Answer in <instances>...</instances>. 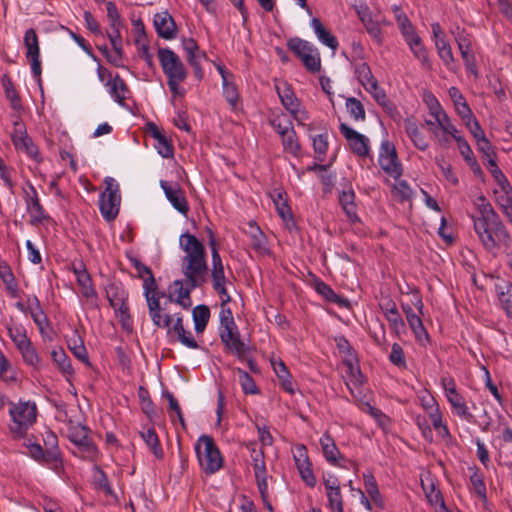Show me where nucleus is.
I'll return each mask as SVG.
<instances>
[{"instance_id": "obj_1", "label": "nucleus", "mask_w": 512, "mask_h": 512, "mask_svg": "<svg viewBox=\"0 0 512 512\" xmlns=\"http://www.w3.org/2000/svg\"><path fill=\"white\" fill-rule=\"evenodd\" d=\"M179 245L185 252L181 260V272L185 277V282L173 281L169 287L167 302H175L184 309H189L192 305L191 292L195 288L203 286L207 281L206 250L198 238L189 232L181 234Z\"/></svg>"}, {"instance_id": "obj_2", "label": "nucleus", "mask_w": 512, "mask_h": 512, "mask_svg": "<svg viewBox=\"0 0 512 512\" xmlns=\"http://www.w3.org/2000/svg\"><path fill=\"white\" fill-rule=\"evenodd\" d=\"M130 264L136 271L134 277L143 281L144 295L147 300L149 314L152 322L157 327H168L169 323L171 322V315L169 313L162 314V311L165 310V306H161L160 296L156 292V280L151 268L142 263L138 258L134 257H130ZM161 296L167 299V296H165L164 293H162ZM167 303L168 302L166 300L163 305H166Z\"/></svg>"}, {"instance_id": "obj_3", "label": "nucleus", "mask_w": 512, "mask_h": 512, "mask_svg": "<svg viewBox=\"0 0 512 512\" xmlns=\"http://www.w3.org/2000/svg\"><path fill=\"white\" fill-rule=\"evenodd\" d=\"M474 230L487 251L510 246L511 237L498 214L487 220H474Z\"/></svg>"}, {"instance_id": "obj_4", "label": "nucleus", "mask_w": 512, "mask_h": 512, "mask_svg": "<svg viewBox=\"0 0 512 512\" xmlns=\"http://www.w3.org/2000/svg\"><path fill=\"white\" fill-rule=\"evenodd\" d=\"M9 414L12 418V424L9 430L13 439L18 440L25 438L29 428L36 422L37 407L34 402H19L15 404L9 402Z\"/></svg>"}, {"instance_id": "obj_5", "label": "nucleus", "mask_w": 512, "mask_h": 512, "mask_svg": "<svg viewBox=\"0 0 512 512\" xmlns=\"http://www.w3.org/2000/svg\"><path fill=\"white\" fill-rule=\"evenodd\" d=\"M195 452L205 474H214L222 468V454L211 436L201 435L195 444Z\"/></svg>"}, {"instance_id": "obj_6", "label": "nucleus", "mask_w": 512, "mask_h": 512, "mask_svg": "<svg viewBox=\"0 0 512 512\" xmlns=\"http://www.w3.org/2000/svg\"><path fill=\"white\" fill-rule=\"evenodd\" d=\"M104 183L106 187L99 197V209L103 218L111 222L119 213L121 195L119 185L115 179L106 177Z\"/></svg>"}, {"instance_id": "obj_7", "label": "nucleus", "mask_w": 512, "mask_h": 512, "mask_svg": "<svg viewBox=\"0 0 512 512\" xmlns=\"http://www.w3.org/2000/svg\"><path fill=\"white\" fill-rule=\"evenodd\" d=\"M158 58L167 80L187 78V70L174 51L169 48H161L158 50Z\"/></svg>"}, {"instance_id": "obj_8", "label": "nucleus", "mask_w": 512, "mask_h": 512, "mask_svg": "<svg viewBox=\"0 0 512 512\" xmlns=\"http://www.w3.org/2000/svg\"><path fill=\"white\" fill-rule=\"evenodd\" d=\"M378 162L383 171L394 179L401 177L403 173L402 164L399 161L394 144L390 141H382L379 150Z\"/></svg>"}, {"instance_id": "obj_9", "label": "nucleus", "mask_w": 512, "mask_h": 512, "mask_svg": "<svg viewBox=\"0 0 512 512\" xmlns=\"http://www.w3.org/2000/svg\"><path fill=\"white\" fill-rule=\"evenodd\" d=\"M221 342L227 351L238 359H245L249 352V346L240 338L237 325L219 328Z\"/></svg>"}, {"instance_id": "obj_10", "label": "nucleus", "mask_w": 512, "mask_h": 512, "mask_svg": "<svg viewBox=\"0 0 512 512\" xmlns=\"http://www.w3.org/2000/svg\"><path fill=\"white\" fill-rule=\"evenodd\" d=\"M106 294L122 328L128 331V306L126 304L128 295L126 291L116 283H111L106 289Z\"/></svg>"}, {"instance_id": "obj_11", "label": "nucleus", "mask_w": 512, "mask_h": 512, "mask_svg": "<svg viewBox=\"0 0 512 512\" xmlns=\"http://www.w3.org/2000/svg\"><path fill=\"white\" fill-rule=\"evenodd\" d=\"M23 42L27 50L26 58L29 60L31 64L32 74L37 79L39 85H41L42 67L40 61V46L35 29L30 28L26 30Z\"/></svg>"}, {"instance_id": "obj_12", "label": "nucleus", "mask_w": 512, "mask_h": 512, "mask_svg": "<svg viewBox=\"0 0 512 512\" xmlns=\"http://www.w3.org/2000/svg\"><path fill=\"white\" fill-rule=\"evenodd\" d=\"M419 400L422 408L430 418L434 429L438 430L440 434L444 436L449 435L448 427L443 423V415L434 396L425 392L419 397Z\"/></svg>"}, {"instance_id": "obj_13", "label": "nucleus", "mask_w": 512, "mask_h": 512, "mask_svg": "<svg viewBox=\"0 0 512 512\" xmlns=\"http://www.w3.org/2000/svg\"><path fill=\"white\" fill-rule=\"evenodd\" d=\"M294 461L303 482L313 488L316 485V477L312 470V464L309 461L307 449L300 444L295 447Z\"/></svg>"}, {"instance_id": "obj_14", "label": "nucleus", "mask_w": 512, "mask_h": 512, "mask_svg": "<svg viewBox=\"0 0 512 512\" xmlns=\"http://www.w3.org/2000/svg\"><path fill=\"white\" fill-rule=\"evenodd\" d=\"M339 129L341 134L349 143L350 149L354 154L360 157H366L369 155V139L367 137L355 131L345 123H341Z\"/></svg>"}, {"instance_id": "obj_15", "label": "nucleus", "mask_w": 512, "mask_h": 512, "mask_svg": "<svg viewBox=\"0 0 512 512\" xmlns=\"http://www.w3.org/2000/svg\"><path fill=\"white\" fill-rule=\"evenodd\" d=\"M160 186L171 205L181 214L187 215L189 205L185 192L182 190L180 185L178 183L171 184L168 181L161 180Z\"/></svg>"}, {"instance_id": "obj_16", "label": "nucleus", "mask_w": 512, "mask_h": 512, "mask_svg": "<svg viewBox=\"0 0 512 512\" xmlns=\"http://www.w3.org/2000/svg\"><path fill=\"white\" fill-rule=\"evenodd\" d=\"M29 191H25L24 200L26 203L27 211L31 217V224L37 225L42 223L47 216L45 215L44 208L40 203L35 187L29 183Z\"/></svg>"}, {"instance_id": "obj_17", "label": "nucleus", "mask_w": 512, "mask_h": 512, "mask_svg": "<svg viewBox=\"0 0 512 512\" xmlns=\"http://www.w3.org/2000/svg\"><path fill=\"white\" fill-rule=\"evenodd\" d=\"M153 24L157 34L163 39H174L177 35V25L168 11H162L154 15Z\"/></svg>"}, {"instance_id": "obj_18", "label": "nucleus", "mask_w": 512, "mask_h": 512, "mask_svg": "<svg viewBox=\"0 0 512 512\" xmlns=\"http://www.w3.org/2000/svg\"><path fill=\"white\" fill-rule=\"evenodd\" d=\"M455 414L467 422L474 421V415L469 411L464 397L457 391L450 389V394L446 395Z\"/></svg>"}, {"instance_id": "obj_19", "label": "nucleus", "mask_w": 512, "mask_h": 512, "mask_svg": "<svg viewBox=\"0 0 512 512\" xmlns=\"http://www.w3.org/2000/svg\"><path fill=\"white\" fill-rule=\"evenodd\" d=\"M402 311L404 312L410 329L413 331L416 339L422 341L428 339L429 335L423 325L419 315H417L409 304H401Z\"/></svg>"}, {"instance_id": "obj_20", "label": "nucleus", "mask_w": 512, "mask_h": 512, "mask_svg": "<svg viewBox=\"0 0 512 512\" xmlns=\"http://www.w3.org/2000/svg\"><path fill=\"white\" fill-rule=\"evenodd\" d=\"M339 203L346 216L352 223L360 221L357 215V206L355 204V193L350 185L348 186L347 190L344 189L340 192Z\"/></svg>"}, {"instance_id": "obj_21", "label": "nucleus", "mask_w": 512, "mask_h": 512, "mask_svg": "<svg viewBox=\"0 0 512 512\" xmlns=\"http://www.w3.org/2000/svg\"><path fill=\"white\" fill-rule=\"evenodd\" d=\"M172 320L173 319L171 318L169 326L166 327L168 329V334H171L172 332L175 333L177 335L178 341L181 342L184 346L191 349H197L199 345L193 338L192 333L184 329L182 317L178 316L176 318L173 327H171Z\"/></svg>"}, {"instance_id": "obj_22", "label": "nucleus", "mask_w": 512, "mask_h": 512, "mask_svg": "<svg viewBox=\"0 0 512 512\" xmlns=\"http://www.w3.org/2000/svg\"><path fill=\"white\" fill-rule=\"evenodd\" d=\"M249 226L251 229L249 233L250 245L253 250L260 255H269L270 250L267 247V239L264 233L254 221H251Z\"/></svg>"}, {"instance_id": "obj_23", "label": "nucleus", "mask_w": 512, "mask_h": 512, "mask_svg": "<svg viewBox=\"0 0 512 512\" xmlns=\"http://www.w3.org/2000/svg\"><path fill=\"white\" fill-rule=\"evenodd\" d=\"M421 486L431 505L439 504L443 510L447 509L441 491L436 487L434 478L428 476L425 480H421Z\"/></svg>"}, {"instance_id": "obj_24", "label": "nucleus", "mask_w": 512, "mask_h": 512, "mask_svg": "<svg viewBox=\"0 0 512 512\" xmlns=\"http://www.w3.org/2000/svg\"><path fill=\"white\" fill-rule=\"evenodd\" d=\"M320 444L325 459L332 465L341 466L338 463L341 453L335 444L334 439L328 432H325L320 438Z\"/></svg>"}, {"instance_id": "obj_25", "label": "nucleus", "mask_w": 512, "mask_h": 512, "mask_svg": "<svg viewBox=\"0 0 512 512\" xmlns=\"http://www.w3.org/2000/svg\"><path fill=\"white\" fill-rule=\"evenodd\" d=\"M436 49L438 56L447 69L454 73L457 72L459 66L456 63L450 44L445 39H438L436 41Z\"/></svg>"}, {"instance_id": "obj_26", "label": "nucleus", "mask_w": 512, "mask_h": 512, "mask_svg": "<svg viewBox=\"0 0 512 512\" xmlns=\"http://www.w3.org/2000/svg\"><path fill=\"white\" fill-rule=\"evenodd\" d=\"M311 27L314 29V32L318 38V40L324 45L328 46L332 50H336L338 47V41L334 35L331 34L329 30H327L319 18H312Z\"/></svg>"}, {"instance_id": "obj_27", "label": "nucleus", "mask_w": 512, "mask_h": 512, "mask_svg": "<svg viewBox=\"0 0 512 512\" xmlns=\"http://www.w3.org/2000/svg\"><path fill=\"white\" fill-rule=\"evenodd\" d=\"M271 197L277 210V213L283 219V221L288 222L290 220H293L291 208L288 205L286 197V192L279 189H275L271 194Z\"/></svg>"}, {"instance_id": "obj_28", "label": "nucleus", "mask_w": 512, "mask_h": 512, "mask_svg": "<svg viewBox=\"0 0 512 512\" xmlns=\"http://www.w3.org/2000/svg\"><path fill=\"white\" fill-rule=\"evenodd\" d=\"M404 126L405 131L409 138L411 139V141L413 142L414 146L422 151L427 150L429 147V143L426 140L422 131H420L418 125L414 121L406 119L404 122Z\"/></svg>"}, {"instance_id": "obj_29", "label": "nucleus", "mask_w": 512, "mask_h": 512, "mask_svg": "<svg viewBox=\"0 0 512 512\" xmlns=\"http://www.w3.org/2000/svg\"><path fill=\"white\" fill-rule=\"evenodd\" d=\"M140 437L143 439L147 447L153 453V455L161 460L164 457V451L161 447L159 437L154 428H148L139 432Z\"/></svg>"}, {"instance_id": "obj_30", "label": "nucleus", "mask_w": 512, "mask_h": 512, "mask_svg": "<svg viewBox=\"0 0 512 512\" xmlns=\"http://www.w3.org/2000/svg\"><path fill=\"white\" fill-rule=\"evenodd\" d=\"M497 296L506 317L512 321V283L496 285Z\"/></svg>"}, {"instance_id": "obj_31", "label": "nucleus", "mask_w": 512, "mask_h": 512, "mask_svg": "<svg viewBox=\"0 0 512 512\" xmlns=\"http://www.w3.org/2000/svg\"><path fill=\"white\" fill-rule=\"evenodd\" d=\"M449 95L454 103L458 115L462 118V120L466 121V119H470V116H472L473 113L459 89L456 87H451L449 89Z\"/></svg>"}, {"instance_id": "obj_32", "label": "nucleus", "mask_w": 512, "mask_h": 512, "mask_svg": "<svg viewBox=\"0 0 512 512\" xmlns=\"http://www.w3.org/2000/svg\"><path fill=\"white\" fill-rule=\"evenodd\" d=\"M457 145H458L460 154L463 156L466 163L470 166L473 173L476 176L481 177L483 175L482 169H481L480 165L478 164V162L473 154V151H472L470 145L468 144V142L466 141V139H457Z\"/></svg>"}, {"instance_id": "obj_33", "label": "nucleus", "mask_w": 512, "mask_h": 512, "mask_svg": "<svg viewBox=\"0 0 512 512\" xmlns=\"http://www.w3.org/2000/svg\"><path fill=\"white\" fill-rule=\"evenodd\" d=\"M1 83L4 88L5 95L10 101L11 108L19 111L22 109L21 98L17 93L14 83L8 74H4L1 77Z\"/></svg>"}, {"instance_id": "obj_34", "label": "nucleus", "mask_w": 512, "mask_h": 512, "mask_svg": "<svg viewBox=\"0 0 512 512\" xmlns=\"http://www.w3.org/2000/svg\"><path fill=\"white\" fill-rule=\"evenodd\" d=\"M407 44L410 47L414 57L421 62L422 67L426 70H431L432 64L429 60L427 50L423 45L421 38L417 37L411 39V41L407 42Z\"/></svg>"}, {"instance_id": "obj_35", "label": "nucleus", "mask_w": 512, "mask_h": 512, "mask_svg": "<svg viewBox=\"0 0 512 512\" xmlns=\"http://www.w3.org/2000/svg\"><path fill=\"white\" fill-rule=\"evenodd\" d=\"M315 289L316 291L322 295L327 301L337 304L340 307H346L348 306V300L345 298H342L338 294L334 292V290L325 282L318 280L315 283Z\"/></svg>"}, {"instance_id": "obj_36", "label": "nucleus", "mask_w": 512, "mask_h": 512, "mask_svg": "<svg viewBox=\"0 0 512 512\" xmlns=\"http://www.w3.org/2000/svg\"><path fill=\"white\" fill-rule=\"evenodd\" d=\"M192 317L196 333H203L210 319L209 307L204 304L196 306L192 311Z\"/></svg>"}, {"instance_id": "obj_37", "label": "nucleus", "mask_w": 512, "mask_h": 512, "mask_svg": "<svg viewBox=\"0 0 512 512\" xmlns=\"http://www.w3.org/2000/svg\"><path fill=\"white\" fill-rule=\"evenodd\" d=\"M68 347L76 358L90 365L86 347L76 330L73 332L72 337L68 339Z\"/></svg>"}, {"instance_id": "obj_38", "label": "nucleus", "mask_w": 512, "mask_h": 512, "mask_svg": "<svg viewBox=\"0 0 512 512\" xmlns=\"http://www.w3.org/2000/svg\"><path fill=\"white\" fill-rule=\"evenodd\" d=\"M276 90L281 103L288 111L300 106V103L296 98L293 90L287 83H283L282 87L276 86Z\"/></svg>"}, {"instance_id": "obj_39", "label": "nucleus", "mask_w": 512, "mask_h": 512, "mask_svg": "<svg viewBox=\"0 0 512 512\" xmlns=\"http://www.w3.org/2000/svg\"><path fill=\"white\" fill-rule=\"evenodd\" d=\"M107 85L110 86L109 91L114 100L125 106L126 97L124 92L127 90L125 81L119 75H115L112 80L108 81Z\"/></svg>"}, {"instance_id": "obj_40", "label": "nucleus", "mask_w": 512, "mask_h": 512, "mask_svg": "<svg viewBox=\"0 0 512 512\" xmlns=\"http://www.w3.org/2000/svg\"><path fill=\"white\" fill-rule=\"evenodd\" d=\"M108 37L110 39V42L113 46L114 53L108 55V59L111 63L118 64V62L121 60L123 55L122 50V40H121V34L119 31V28H114L108 31Z\"/></svg>"}, {"instance_id": "obj_41", "label": "nucleus", "mask_w": 512, "mask_h": 512, "mask_svg": "<svg viewBox=\"0 0 512 512\" xmlns=\"http://www.w3.org/2000/svg\"><path fill=\"white\" fill-rule=\"evenodd\" d=\"M288 48L301 60L303 55L312 53L316 48L308 41L292 38L287 42Z\"/></svg>"}, {"instance_id": "obj_42", "label": "nucleus", "mask_w": 512, "mask_h": 512, "mask_svg": "<svg viewBox=\"0 0 512 512\" xmlns=\"http://www.w3.org/2000/svg\"><path fill=\"white\" fill-rule=\"evenodd\" d=\"M51 357L61 372L67 375H71L73 373L71 361L62 348L53 350L51 352Z\"/></svg>"}, {"instance_id": "obj_43", "label": "nucleus", "mask_w": 512, "mask_h": 512, "mask_svg": "<svg viewBox=\"0 0 512 512\" xmlns=\"http://www.w3.org/2000/svg\"><path fill=\"white\" fill-rule=\"evenodd\" d=\"M346 108L349 115L355 121H364L366 119V112L363 104L355 97H348L346 99Z\"/></svg>"}, {"instance_id": "obj_44", "label": "nucleus", "mask_w": 512, "mask_h": 512, "mask_svg": "<svg viewBox=\"0 0 512 512\" xmlns=\"http://www.w3.org/2000/svg\"><path fill=\"white\" fill-rule=\"evenodd\" d=\"M281 138L284 150L293 154L294 156H298L301 147L294 129H289L286 134L281 136Z\"/></svg>"}, {"instance_id": "obj_45", "label": "nucleus", "mask_w": 512, "mask_h": 512, "mask_svg": "<svg viewBox=\"0 0 512 512\" xmlns=\"http://www.w3.org/2000/svg\"><path fill=\"white\" fill-rule=\"evenodd\" d=\"M16 149L25 151L27 156L34 159L37 163H41L43 161L37 145L33 143L29 136L24 137V141L19 139L18 144L16 143Z\"/></svg>"}, {"instance_id": "obj_46", "label": "nucleus", "mask_w": 512, "mask_h": 512, "mask_svg": "<svg viewBox=\"0 0 512 512\" xmlns=\"http://www.w3.org/2000/svg\"><path fill=\"white\" fill-rule=\"evenodd\" d=\"M355 74L359 82L364 87V89L370 86V84H372L373 81H377V79L372 74L371 68L366 62H362L356 65Z\"/></svg>"}, {"instance_id": "obj_47", "label": "nucleus", "mask_w": 512, "mask_h": 512, "mask_svg": "<svg viewBox=\"0 0 512 512\" xmlns=\"http://www.w3.org/2000/svg\"><path fill=\"white\" fill-rule=\"evenodd\" d=\"M223 86V95L226 98L227 102L230 104L233 110L237 108V102L239 100V93L236 85L232 81V79H224L222 82Z\"/></svg>"}, {"instance_id": "obj_48", "label": "nucleus", "mask_w": 512, "mask_h": 512, "mask_svg": "<svg viewBox=\"0 0 512 512\" xmlns=\"http://www.w3.org/2000/svg\"><path fill=\"white\" fill-rule=\"evenodd\" d=\"M436 123L438 127L445 133L450 135L457 142V139H465L459 134L457 128L451 123V120L447 113L445 112L439 118H437Z\"/></svg>"}, {"instance_id": "obj_49", "label": "nucleus", "mask_w": 512, "mask_h": 512, "mask_svg": "<svg viewBox=\"0 0 512 512\" xmlns=\"http://www.w3.org/2000/svg\"><path fill=\"white\" fill-rule=\"evenodd\" d=\"M236 372L239 375V383L241 385V388L245 394H258L259 390L255 384V381L253 378L246 372L245 370L241 368H237Z\"/></svg>"}, {"instance_id": "obj_50", "label": "nucleus", "mask_w": 512, "mask_h": 512, "mask_svg": "<svg viewBox=\"0 0 512 512\" xmlns=\"http://www.w3.org/2000/svg\"><path fill=\"white\" fill-rule=\"evenodd\" d=\"M28 301L31 302V299H28ZM32 302H34L38 307V311L30 309L31 317L33 318L34 323L38 326L40 332L43 333L44 327L49 325V320L41 308L40 301L36 296L32 298Z\"/></svg>"}, {"instance_id": "obj_51", "label": "nucleus", "mask_w": 512, "mask_h": 512, "mask_svg": "<svg viewBox=\"0 0 512 512\" xmlns=\"http://www.w3.org/2000/svg\"><path fill=\"white\" fill-rule=\"evenodd\" d=\"M343 363L348 367V373L350 376V381L353 385L358 386L363 383V375L360 371V368L357 364L356 357L345 358Z\"/></svg>"}, {"instance_id": "obj_52", "label": "nucleus", "mask_w": 512, "mask_h": 512, "mask_svg": "<svg viewBox=\"0 0 512 512\" xmlns=\"http://www.w3.org/2000/svg\"><path fill=\"white\" fill-rule=\"evenodd\" d=\"M22 355L24 362L33 367H38L41 362L40 357L38 356L35 348L32 346L31 341L23 345L20 349H18Z\"/></svg>"}, {"instance_id": "obj_53", "label": "nucleus", "mask_w": 512, "mask_h": 512, "mask_svg": "<svg viewBox=\"0 0 512 512\" xmlns=\"http://www.w3.org/2000/svg\"><path fill=\"white\" fill-rule=\"evenodd\" d=\"M397 23L401 29V33H402L406 43L411 41V39L419 37L416 34L412 23L410 22V20L408 19V17L405 14L402 13V14L397 15Z\"/></svg>"}, {"instance_id": "obj_54", "label": "nucleus", "mask_w": 512, "mask_h": 512, "mask_svg": "<svg viewBox=\"0 0 512 512\" xmlns=\"http://www.w3.org/2000/svg\"><path fill=\"white\" fill-rule=\"evenodd\" d=\"M135 44L138 48V57L143 59L149 68H153V55L149 52L147 39L143 36L137 37Z\"/></svg>"}, {"instance_id": "obj_55", "label": "nucleus", "mask_w": 512, "mask_h": 512, "mask_svg": "<svg viewBox=\"0 0 512 512\" xmlns=\"http://www.w3.org/2000/svg\"><path fill=\"white\" fill-rule=\"evenodd\" d=\"M271 126L277 131L280 136H283L289 129H293L292 121L285 114L275 115L270 120Z\"/></svg>"}, {"instance_id": "obj_56", "label": "nucleus", "mask_w": 512, "mask_h": 512, "mask_svg": "<svg viewBox=\"0 0 512 512\" xmlns=\"http://www.w3.org/2000/svg\"><path fill=\"white\" fill-rule=\"evenodd\" d=\"M364 484H365L366 492L368 493V495L370 496L372 501L375 504L382 506V497L379 492L377 482H376V479L374 478V476L373 475L365 476Z\"/></svg>"}, {"instance_id": "obj_57", "label": "nucleus", "mask_w": 512, "mask_h": 512, "mask_svg": "<svg viewBox=\"0 0 512 512\" xmlns=\"http://www.w3.org/2000/svg\"><path fill=\"white\" fill-rule=\"evenodd\" d=\"M154 147L164 158H172L174 155V147L172 142L167 138L165 134L155 140Z\"/></svg>"}, {"instance_id": "obj_58", "label": "nucleus", "mask_w": 512, "mask_h": 512, "mask_svg": "<svg viewBox=\"0 0 512 512\" xmlns=\"http://www.w3.org/2000/svg\"><path fill=\"white\" fill-rule=\"evenodd\" d=\"M477 207L479 210L480 216L474 217V220H487L491 217H494L497 213L494 211L491 204L486 200L484 196H480L477 199Z\"/></svg>"}, {"instance_id": "obj_59", "label": "nucleus", "mask_w": 512, "mask_h": 512, "mask_svg": "<svg viewBox=\"0 0 512 512\" xmlns=\"http://www.w3.org/2000/svg\"><path fill=\"white\" fill-rule=\"evenodd\" d=\"M301 61L305 68L312 73L319 72L321 69V59L317 49L310 54L303 55Z\"/></svg>"}, {"instance_id": "obj_60", "label": "nucleus", "mask_w": 512, "mask_h": 512, "mask_svg": "<svg viewBox=\"0 0 512 512\" xmlns=\"http://www.w3.org/2000/svg\"><path fill=\"white\" fill-rule=\"evenodd\" d=\"M77 283L81 288V293L86 298L96 296V291L92 285V279L89 273H82L77 278Z\"/></svg>"}, {"instance_id": "obj_61", "label": "nucleus", "mask_w": 512, "mask_h": 512, "mask_svg": "<svg viewBox=\"0 0 512 512\" xmlns=\"http://www.w3.org/2000/svg\"><path fill=\"white\" fill-rule=\"evenodd\" d=\"M40 462L48 464L52 469L57 471L62 465L61 454L59 449H45L44 457Z\"/></svg>"}, {"instance_id": "obj_62", "label": "nucleus", "mask_w": 512, "mask_h": 512, "mask_svg": "<svg viewBox=\"0 0 512 512\" xmlns=\"http://www.w3.org/2000/svg\"><path fill=\"white\" fill-rule=\"evenodd\" d=\"M361 20L369 33V35L378 43L381 44L382 36H381V28L379 24L372 20L370 16H362Z\"/></svg>"}, {"instance_id": "obj_63", "label": "nucleus", "mask_w": 512, "mask_h": 512, "mask_svg": "<svg viewBox=\"0 0 512 512\" xmlns=\"http://www.w3.org/2000/svg\"><path fill=\"white\" fill-rule=\"evenodd\" d=\"M329 507L333 512H343V499L340 489L326 490Z\"/></svg>"}, {"instance_id": "obj_64", "label": "nucleus", "mask_w": 512, "mask_h": 512, "mask_svg": "<svg viewBox=\"0 0 512 512\" xmlns=\"http://www.w3.org/2000/svg\"><path fill=\"white\" fill-rule=\"evenodd\" d=\"M393 193L403 202L412 198L413 191L407 181L400 180L393 186Z\"/></svg>"}]
</instances>
